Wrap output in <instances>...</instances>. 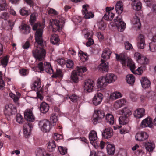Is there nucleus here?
I'll return each mask as SVG.
<instances>
[{
    "label": "nucleus",
    "mask_w": 156,
    "mask_h": 156,
    "mask_svg": "<svg viewBox=\"0 0 156 156\" xmlns=\"http://www.w3.org/2000/svg\"><path fill=\"white\" fill-rule=\"evenodd\" d=\"M121 112L122 115L127 118L132 114L131 111L127 108H124Z\"/></svg>",
    "instance_id": "obj_34"
},
{
    "label": "nucleus",
    "mask_w": 156,
    "mask_h": 156,
    "mask_svg": "<svg viewBox=\"0 0 156 156\" xmlns=\"http://www.w3.org/2000/svg\"><path fill=\"white\" fill-rule=\"evenodd\" d=\"M116 58L117 61L120 60L121 63L123 65L125 66L127 62V66H129L132 72L135 74L141 75L143 72V71L141 67H138L137 70L134 71L135 69V65L134 62L132 61V59L128 58L127 56L124 54L122 53L118 55L115 54Z\"/></svg>",
    "instance_id": "obj_2"
},
{
    "label": "nucleus",
    "mask_w": 156,
    "mask_h": 156,
    "mask_svg": "<svg viewBox=\"0 0 156 156\" xmlns=\"http://www.w3.org/2000/svg\"><path fill=\"white\" fill-rule=\"evenodd\" d=\"M149 48L150 51L152 52L156 51V42H151L149 43Z\"/></svg>",
    "instance_id": "obj_46"
},
{
    "label": "nucleus",
    "mask_w": 156,
    "mask_h": 156,
    "mask_svg": "<svg viewBox=\"0 0 156 156\" xmlns=\"http://www.w3.org/2000/svg\"><path fill=\"white\" fill-rule=\"evenodd\" d=\"M106 25L102 21L100 22L99 23V28L101 30H104L105 27Z\"/></svg>",
    "instance_id": "obj_57"
},
{
    "label": "nucleus",
    "mask_w": 156,
    "mask_h": 156,
    "mask_svg": "<svg viewBox=\"0 0 156 156\" xmlns=\"http://www.w3.org/2000/svg\"><path fill=\"white\" fill-rule=\"evenodd\" d=\"M115 9L118 14H121L123 11V5L121 1H118L117 2L115 7Z\"/></svg>",
    "instance_id": "obj_26"
},
{
    "label": "nucleus",
    "mask_w": 156,
    "mask_h": 156,
    "mask_svg": "<svg viewBox=\"0 0 156 156\" xmlns=\"http://www.w3.org/2000/svg\"><path fill=\"white\" fill-rule=\"evenodd\" d=\"M44 70L45 72L49 74L53 73V70L49 63L46 62L44 64Z\"/></svg>",
    "instance_id": "obj_30"
},
{
    "label": "nucleus",
    "mask_w": 156,
    "mask_h": 156,
    "mask_svg": "<svg viewBox=\"0 0 156 156\" xmlns=\"http://www.w3.org/2000/svg\"><path fill=\"white\" fill-rule=\"evenodd\" d=\"M111 53L112 52L109 49L106 48L103 51L101 57L105 60L108 59L110 58Z\"/></svg>",
    "instance_id": "obj_31"
},
{
    "label": "nucleus",
    "mask_w": 156,
    "mask_h": 156,
    "mask_svg": "<svg viewBox=\"0 0 156 156\" xmlns=\"http://www.w3.org/2000/svg\"><path fill=\"white\" fill-rule=\"evenodd\" d=\"M114 14L111 12H106L104 15L103 18L107 21H110L112 20Z\"/></svg>",
    "instance_id": "obj_35"
},
{
    "label": "nucleus",
    "mask_w": 156,
    "mask_h": 156,
    "mask_svg": "<svg viewBox=\"0 0 156 156\" xmlns=\"http://www.w3.org/2000/svg\"><path fill=\"white\" fill-rule=\"evenodd\" d=\"M113 23L115 25L119 32H122L125 28L126 24L122 20L120 15L118 16L114 20Z\"/></svg>",
    "instance_id": "obj_5"
},
{
    "label": "nucleus",
    "mask_w": 156,
    "mask_h": 156,
    "mask_svg": "<svg viewBox=\"0 0 156 156\" xmlns=\"http://www.w3.org/2000/svg\"><path fill=\"white\" fill-rule=\"evenodd\" d=\"M128 118L122 115L119 118V122L120 125H126L128 123Z\"/></svg>",
    "instance_id": "obj_38"
},
{
    "label": "nucleus",
    "mask_w": 156,
    "mask_h": 156,
    "mask_svg": "<svg viewBox=\"0 0 156 156\" xmlns=\"http://www.w3.org/2000/svg\"><path fill=\"white\" fill-rule=\"evenodd\" d=\"M80 55V58L83 61H85L88 60V55L87 53H84L82 51H80L79 52Z\"/></svg>",
    "instance_id": "obj_45"
},
{
    "label": "nucleus",
    "mask_w": 156,
    "mask_h": 156,
    "mask_svg": "<svg viewBox=\"0 0 156 156\" xmlns=\"http://www.w3.org/2000/svg\"><path fill=\"white\" fill-rule=\"evenodd\" d=\"M126 102V101L124 99H122L116 101L114 106L116 109H118L123 105Z\"/></svg>",
    "instance_id": "obj_33"
},
{
    "label": "nucleus",
    "mask_w": 156,
    "mask_h": 156,
    "mask_svg": "<svg viewBox=\"0 0 156 156\" xmlns=\"http://www.w3.org/2000/svg\"><path fill=\"white\" fill-rule=\"evenodd\" d=\"M106 149L108 154L110 155L114 154L115 151V147L114 145L108 144L106 146Z\"/></svg>",
    "instance_id": "obj_32"
},
{
    "label": "nucleus",
    "mask_w": 156,
    "mask_h": 156,
    "mask_svg": "<svg viewBox=\"0 0 156 156\" xmlns=\"http://www.w3.org/2000/svg\"><path fill=\"white\" fill-rule=\"evenodd\" d=\"M51 41L53 44L58 45L59 44V38L58 35L56 34H53L51 37Z\"/></svg>",
    "instance_id": "obj_27"
},
{
    "label": "nucleus",
    "mask_w": 156,
    "mask_h": 156,
    "mask_svg": "<svg viewBox=\"0 0 156 156\" xmlns=\"http://www.w3.org/2000/svg\"><path fill=\"white\" fill-rule=\"evenodd\" d=\"M105 116V114L103 110H98L95 111L93 116L92 122L94 125L101 122L102 119Z\"/></svg>",
    "instance_id": "obj_4"
},
{
    "label": "nucleus",
    "mask_w": 156,
    "mask_h": 156,
    "mask_svg": "<svg viewBox=\"0 0 156 156\" xmlns=\"http://www.w3.org/2000/svg\"><path fill=\"white\" fill-rule=\"evenodd\" d=\"M108 83L114 82L117 79V76L113 74L109 73L105 76Z\"/></svg>",
    "instance_id": "obj_28"
},
{
    "label": "nucleus",
    "mask_w": 156,
    "mask_h": 156,
    "mask_svg": "<svg viewBox=\"0 0 156 156\" xmlns=\"http://www.w3.org/2000/svg\"><path fill=\"white\" fill-rule=\"evenodd\" d=\"M152 124V119L150 118L147 117L142 121L141 123V126L143 128L147 127H151Z\"/></svg>",
    "instance_id": "obj_20"
},
{
    "label": "nucleus",
    "mask_w": 156,
    "mask_h": 156,
    "mask_svg": "<svg viewBox=\"0 0 156 156\" xmlns=\"http://www.w3.org/2000/svg\"><path fill=\"white\" fill-rule=\"evenodd\" d=\"M148 137L147 133L145 132L141 131L137 133L135 136L136 140L138 141L145 140Z\"/></svg>",
    "instance_id": "obj_12"
},
{
    "label": "nucleus",
    "mask_w": 156,
    "mask_h": 156,
    "mask_svg": "<svg viewBox=\"0 0 156 156\" xmlns=\"http://www.w3.org/2000/svg\"><path fill=\"white\" fill-rule=\"evenodd\" d=\"M32 127V125L31 123L27 122L24 124L23 130L25 137H27L30 135L31 128Z\"/></svg>",
    "instance_id": "obj_14"
},
{
    "label": "nucleus",
    "mask_w": 156,
    "mask_h": 156,
    "mask_svg": "<svg viewBox=\"0 0 156 156\" xmlns=\"http://www.w3.org/2000/svg\"><path fill=\"white\" fill-rule=\"evenodd\" d=\"M20 73L22 76H25L28 73V71L27 69H22L20 70Z\"/></svg>",
    "instance_id": "obj_61"
},
{
    "label": "nucleus",
    "mask_w": 156,
    "mask_h": 156,
    "mask_svg": "<svg viewBox=\"0 0 156 156\" xmlns=\"http://www.w3.org/2000/svg\"><path fill=\"white\" fill-rule=\"evenodd\" d=\"M125 48L126 50H130L133 48L131 44L128 41H126L124 43Z\"/></svg>",
    "instance_id": "obj_55"
},
{
    "label": "nucleus",
    "mask_w": 156,
    "mask_h": 156,
    "mask_svg": "<svg viewBox=\"0 0 156 156\" xmlns=\"http://www.w3.org/2000/svg\"><path fill=\"white\" fill-rule=\"evenodd\" d=\"M40 107L41 112L43 113H45L48 112L49 108L48 105L45 102L41 103Z\"/></svg>",
    "instance_id": "obj_29"
},
{
    "label": "nucleus",
    "mask_w": 156,
    "mask_h": 156,
    "mask_svg": "<svg viewBox=\"0 0 156 156\" xmlns=\"http://www.w3.org/2000/svg\"><path fill=\"white\" fill-rule=\"evenodd\" d=\"M94 86V82L92 80L89 79L86 80L84 83V91L88 92H91Z\"/></svg>",
    "instance_id": "obj_10"
},
{
    "label": "nucleus",
    "mask_w": 156,
    "mask_h": 156,
    "mask_svg": "<svg viewBox=\"0 0 156 156\" xmlns=\"http://www.w3.org/2000/svg\"><path fill=\"white\" fill-rule=\"evenodd\" d=\"M89 139L90 143L93 146H95L96 144V140L97 139V133L94 130L91 131L89 133Z\"/></svg>",
    "instance_id": "obj_17"
},
{
    "label": "nucleus",
    "mask_w": 156,
    "mask_h": 156,
    "mask_svg": "<svg viewBox=\"0 0 156 156\" xmlns=\"http://www.w3.org/2000/svg\"><path fill=\"white\" fill-rule=\"evenodd\" d=\"M50 120L51 122L53 123H56L58 121L57 116L55 114H51Z\"/></svg>",
    "instance_id": "obj_52"
},
{
    "label": "nucleus",
    "mask_w": 156,
    "mask_h": 156,
    "mask_svg": "<svg viewBox=\"0 0 156 156\" xmlns=\"http://www.w3.org/2000/svg\"><path fill=\"white\" fill-rule=\"evenodd\" d=\"M5 85V83L2 79V74L0 72V89H2Z\"/></svg>",
    "instance_id": "obj_56"
},
{
    "label": "nucleus",
    "mask_w": 156,
    "mask_h": 156,
    "mask_svg": "<svg viewBox=\"0 0 156 156\" xmlns=\"http://www.w3.org/2000/svg\"><path fill=\"white\" fill-rule=\"evenodd\" d=\"M122 96L121 94L119 92H114L111 94L110 98L112 100H115L120 98Z\"/></svg>",
    "instance_id": "obj_41"
},
{
    "label": "nucleus",
    "mask_w": 156,
    "mask_h": 156,
    "mask_svg": "<svg viewBox=\"0 0 156 156\" xmlns=\"http://www.w3.org/2000/svg\"><path fill=\"white\" fill-rule=\"evenodd\" d=\"M37 16V14L36 12L32 13L30 16V22L31 25H33L34 23L36 20V18Z\"/></svg>",
    "instance_id": "obj_43"
},
{
    "label": "nucleus",
    "mask_w": 156,
    "mask_h": 156,
    "mask_svg": "<svg viewBox=\"0 0 156 156\" xmlns=\"http://www.w3.org/2000/svg\"><path fill=\"white\" fill-rule=\"evenodd\" d=\"M132 1V5L133 9L136 11H140L141 9V3L139 0H131Z\"/></svg>",
    "instance_id": "obj_22"
},
{
    "label": "nucleus",
    "mask_w": 156,
    "mask_h": 156,
    "mask_svg": "<svg viewBox=\"0 0 156 156\" xmlns=\"http://www.w3.org/2000/svg\"><path fill=\"white\" fill-rule=\"evenodd\" d=\"M103 98V94L101 93H97L95 94L93 98L92 102L95 106L100 104Z\"/></svg>",
    "instance_id": "obj_11"
},
{
    "label": "nucleus",
    "mask_w": 156,
    "mask_h": 156,
    "mask_svg": "<svg viewBox=\"0 0 156 156\" xmlns=\"http://www.w3.org/2000/svg\"><path fill=\"white\" fill-rule=\"evenodd\" d=\"M63 74L62 72V70L59 69H57L56 70V73L53 74L52 77L54 78H57L59 77L61 78L63 76Z\"/></svg>",
    "instance_id": "obj_44"
},
{
    "label": "nucleus",
    "mask_w": 156,
    "mask_h": 156,
    "mask_svg": "<svg viewBox=\"0 0 156 156\" xmlns=\"http://www.w3.org/2000/svg\"><path fill=\"white\" fill-rule=\"evenodd\" d=\"M117 156H127V151L125 150H121L119 152Z\"/></svg>",
    "instance_id": "obj_59"
},
{
    "label": "nucleus",
    "mask_w": 156,
    "mask_h": 156,
    "mask_svg": "<svg viewBox=\"0 0 156 156\" xmlns=\"http://www.w3.org/2000/svg\"><path fill=\"white\" fill-rule=\"evenodd\" d=\"M20 14L23 16H27L29 13L28 11L26 10L24 8H22L20 11Z\"/></svg>",
    "instance_id": "obj_54"
},
{
    "label": "nucleus",
    "mask_w": 156,
    "mask_h": 156,
    "mask_svg": "<svg viewBox=\"0 0 156 156\" xmlns=\"http://www.w3.org/2000/svg\"><path fill=\"white\" fill-rule=\"evenodd\" d=\"M135 78L133 74H129L126 76V80L127 83L131 85L134 84Z\"/></svg>",
    "instance_id": "obj_36"
},
{
    "label": "nucleus",
    "mask_w": 156,
    "mask_h": 156,
    "mask_svg": "<svg viewBox=\"0 0 156 156\" xmlns=\"http://www.w3.org/2000/svg\"><path fill=\"white\" fill-rule=\"evenodd\" d=\"M9 57L8 56H5L1 60V63L4 67H6L8 62Z\"/></svg>",
    "instance_id": "obj_50"
},
{
    "label": "nucleus",
    "mask_w": 156,
    "mask_h": 156,
    "mask_svg": "<svg viewBox=\"0 0 156 156\" xmlns=\"http://www.w3.org/2000/svg\"><path fill=\"white\" fill-rule=\"evenodd\" d=\"M88 6V5H84L83 6V8L84 9L82 10V13L85 15L84 18L85 19L92 18L94 16V13L91 12L87 11V7Z\"/></svg>",
    "instance_id": "obj_16"
},
{
    "label": "nucleus",
    "mask_w": 156,
    "mask_h": 156,
    "mask_svg": "<svg viewBox=\"0 0 156 156\" xmlns=\"http://www.w3.org/2000/svg\"><path fill=\"white\" fill-rule=\"evenodd\" d=\"M44 149L38 148L36 151V155L38 156H42L43 154H42L44 151Z\"/></svg>",
    "instance_id": "obj_58"
},
{
    "label": "nucleus",
    "mask_w": 156,
    "mask_h": 156,
    "mask_svg": "<svg viewBox=\"0 0 156 156\" xmlns=\"http://www.w3.org/2000/svg\"><path fill=\"white\" fill-rule=\"evenodd\" d=\"M94 43V41L91 38H88V41L86 43V45L88 46H90L92 45Z\"/></svg>",
    "instance_id": "obj_62"
},
{
    "label": "nucleus",
    "mask_w": 156,
    "mask_h": 156,
    "mask_svg": "<svg viewBox=\"0 0 156 156\" xmlns=\"http://www.w3.org/2000/svg\"><path fill=\"white\" fill-rule=\"evenodd\" d=\"M133 24L136 25L138 28H139L140 25V23L139 19L138 17L135 16L133 20Z\"/></svg>",
    "instance_id": "obj_47"
},
{
    "label": "nucleus",
    "mask_w": 156,
    "mask_h": 156,
    "mask_svg": "<svg viewBox=\"0 0 156 156\" xmlns=\"http://www.w3.org/2000/svg\"><path fill=\"white\" fill-rule=\"evenodd\" d=\"M145 148L149 151H153L155 145L154 143L147 142L145 143Z\"/></svg>",
    "instance_id": "obj_37"
},
{
    "label": "nucleus",
    "mask_w": 156,
    "mask_h": 156,
    "mask_svg": "<svg viewBox=\"0 0 156 156\" xmlns=\"http://www.w3.org/2000/svg\"><path fill=\"white\" fill-rule=\"evenodd\" d=\"M134 57L137 62L140 64L146 65L148 62V59L145 56L142 55L138 52L135 53Z\"/></svg>",
    "instance_id": "obj_9"
},
{
    "label": "nucleus",
    "mask_w": 156,
    "mask_h": 156,
    "mask_svg": "<svg viewBox=\"0 0 156 156\" xmlns=\"http://www.w3.org/2000/svg\"><path fill=\"white\" fill-rule=\"evenodd\" d=\"M66 63V67L68 68H71L74 65L73 62L70 59H68Z\"/></svg>",
    "instance_id": "obj_53"
},
{
    "label": "nucleus",
    "mask_w": 156,
    "mask_h": 156,
    "mask_svg": "<svg viewBox=\"0 0 156 156\" xmlns=\"http://www.w3.org/2000/svg\"><path fill=\"white\" fill-rule=\"evenodd\" d=\"M108 83L105 77L103 76L98 79V81L97 86L101 89H104Z\"/></svg>",
    "instance_id": "obj_15"
},
{
    "label": "nucleus",
    "mask_w": 156,
    "mask_h": 156,
    "mask_svg": "<svg viewBox=\"0 0 156 156\" xmlns=\"http://www.w3.org/2000/svg\"><path fill=\"white\" fill-rule=\"evenodd\" d=\"M102 62L99 65L98 69L101 71L107 72L108 69V63L104 60L101 58Z\"/></svg>",
    "instance_id": "obj_19"
},
{
    "label": "nucleus",
    "mask_w": 156,
    "mask_h": 156,
    "mask_svg": "<svg viewBox=\"0 0 156 156\" xmlns=\"http://www.w3.org/2000/svg\"><path fill=\"white\" fill-rule=\"evenodd\" d=\"M8 9V5L5 0H1L0 1V10H5Z\"/></svg>",
    "instance_id": "obj_42"
},
{
    "label": "nucleus",
    "mask_w": 156,
    "mask_h": 156,
    "mask_svg": "<svg viewBox=\"0 0 156 156\" xmlns=\"http://www.w3.org/2000/svg\"><path fill=\"white\" fill-rule=\"evenodd\" d=\"M139 41L137 46L139 48L142 49L144 48L145 43L144 38V36L140 34L138 37Z\"/></svg>",
    "instance_id": "obj_24"
},
{
    "label": "nucleus",
    "mask_w": 156,
    "mask_h": 156,
    "mask_svg": "<svg viewBox=\"0 0 156 156\" xmlns=\"http://www.w3.org/2000/svg\"><path fill=\"white\" fill-rule=\"evenodd\" d=\"M113 135V130L110 128L105 129L104 131L102 133V136L105 139L110 138Z\"/></svg>",
    "instance_id": "obj_18"
},
{
    "label": "nucleus",
    "mask_w": 156,
    "mask_h": 156,
    "mask_svg": "<svg viewBox=\"0 0 156 156\" xmlns=\"http://www.w3.org/2000/svg\"><path fill=\"white\" fill-rule=\"evenodd\" d=\"M65 23L64 20L61 19L58 20H53L52 27L53 28V32H55L57 31H59L60 30L61 27H62Z\"/></svg>",
    "instance_id": "obj_8"
},
{
    "label": "nucleus",
    "mask_w": 156,
    "mask_h": 156,
    "mask_svg": "<svg viewBox=\"0 0 156 156\" xmlns=\"http://www.w3.org/2000/svg\"><path fill=\"white\" fill-rule=\"evenodd\" d=\"M106 119L107 122L111 125L113 124L114 119L113 116L110 114H107L106 116Z\"/></svg>",
    "instance_id": "obj_39"
},
{
    "label": "nucleus",
    "mask_w": 156,
    "mask_h": 156,
    "mask_svg": "<svg viewBox=\"0 0 156 156\" xmlns=\"http://www.w3.org/2000/svg\"><path fill=\"white\" fill-rule=\"evenodd\" d=\"M56 147L55 142L53 140H51L48 143L47 146L48 149L49 151H53Z\"/></svg>",
    "instance_id": "obj_40"
},
{
    "label": "nucleus",
    "mask_w": 156,
    "mask_h": 156,
    "mask_svg": "<svg viewBox=\"0 0 156 156\" xmlns=\"http://www.w3.org/2000/svg\"><path fill=\"white\" fill-rule=\"evenodd\" d=\"M22 29L25 30V34H27L29 32V27L27 25H24L22 27Z\"/></svg>",
    "instance_id": "obj_60"
},
{
    "label": "nucleus",
    "mask_w": 156,
    "mask_h": 156,
    "mask_svg": "<svg viewBox=\"0 0 156 156\" xmlns=\"http://www.w3.org/2000/svg\"><path fill=\"white\" fill-rule=\"evenodd\" d=\"M9 17L8 14L6 12H3L1 15V17L2 19H4L5 20H6Z\"/></svg>",
    "instance_id": "obj_64"
},
{
    "label": "nucleus",
    "mask_w": 156,
    "mask_h": 156,
    "mask_svg": "<svg viewBox=\"0 0 156 156\" xmlns=\"http://www.w3.org/2000/svg\"><path fill=\"white\" fill-rule=\"evenodd\" d=\"M16 112V108L13 105L10 104L5 105L4 113L6 116H10L13 115L15 114Z\"/></svg>",
    "instance_id": "obj_7"
},
{
    "label": "nucleus",
    "mask_w": 156,
    "mask_h": 156,
    "mask_svg": "<svg viewBox=\"0 0 156 156\" xmlns=\"http://www.w3.org/2000/svg\"><path fill=\"white\" fill-rule=\"evenodd\" d=\"M16 121L18 123L21 124L24 121V119L20 114H18L16 116Z\"/></svg>",
    "instance_id": "obj_49"
},
{
    "label": "nucleus",
    "mask_w": 156,
    "mask_h": 156,
    "mask_svg": "<svg viewBox=\"0 0 156 156\" xmlns=\"http://www.w3.org/2000/svg\"><path fill=\"white\" fill-rule=\"evenodd\" d=\"M68 98H69L73 102H76L79 98V97L75 94H72L68 97Z\"/></svg>",
    "instance_id": "obj_51"
},
{
    "label": "nucleus",
    "mask_w": 156,
    "mask_h": 156,
    "mask_svg": "<svg viewBox=\"0 0 156 156\" xmlns=\"http://www.w3.org/2000/svg\"><path fill=\"white\" fill-rule=\"evenodd\" d=\"M24 117L26 120L30 122H33L34 120L32 111L30 109L26 110L24 113Z\"/></svg>",
    "instance_id": "obj_13"
},
{
    "label": "nucleus",
    "mask_w": 156,
    "mask_h": 156,
    "mask_svg": "<svg viewBox=\"0 0 156 156\" xmlns=\"http://www.w3.org/2000/svg\"><path fill=\"white\" fill-rule=\"evenodd\" d=\"M38 125L41 130L44 132H48L51 129L50 122L46 119L40 121Z\"/></svg>",
    "instance_id": "obj_6"
},
{
    "label": "nucleus",
    "mask_w": 156,
    "mask_h": 156,
    "mask_svg": "<svg viewBox=\"0 0 156 156\" xmlns=\"http://www.w3.org/2000/svg\"><path fill=\"white\" fill-rule=\"evenodd\" d=\"M58 149L59 152L62 155H65L67 153V149L66 147L62 146H59Z\"/></svg>",
    "instance_id": "obj_48"
},
{
    "label": "nucleus",
    "mask_w": 156,
    "mask_h": 156,
    "mask_svg": "<svg viewBox=\"0 0 156 156\" xmlns=\"http://www.w3.org/2000/svg\"><path fill=\"white\" fill-rule=\"evenodd\" d=\"M144 113L145 110L144 108H139L135 111L134 115L137 118H140L144 115Z\"/></svg>",
    "instance_id": "obj_25"
},
{
    "label": "nucleus",
    "mask_w": 156,
    "mask_h": 156,
    "mask_svg": "<svg viewBox=\"0 0 156 156\" xmlns=\"http://www.w3.org/2000/svg\"><path fill=\"white\" fill-rule=\"evenodd\" d=\"M77 71L73 70L72 73L71 79L73 81L77 83L78 81V76L80 75V74L87 71L86 68L85 67H78L76 68Z\"/></svg>",
    "instance_id": "obj_3"
},
{
    "label": "nucleus",
    "mask_w": 156,
    "mask_h": 156,
    "mask_svg": "<svg viewBox=\"0 0 156 156\" xmlns=\"http://www.w3.org/2000/svg\"><path fill=\"white\" fill-rule=\"evenodd\" d=\"M38 67L41 72L44 70V66L42 62H41L38 64Z\"/></svg>",
    "instance_id": "obj_63"
},
{
    "label": "nucleus",
    "mask_w": 156,
    "mask_h": 156,
    "mask_svg": "<svg viewBox=\"0 0 156 156\" xmlns=\"http://www.w3.org/2000/svg\"><path fill=\"white\" fill-rule=\"evenodd\" d=\"M44 28V26L39 23H35L33 27V30H37L35 33V37L37 44L39 46V50H33L32 51V53L34 57L39 61L44 59L46 54V51L43 48L44 47V45L42 35Z\"/></svg>",
    "instance_id": "obj_1"
},
{
    "label": "nucleus",
    "mask_w": 156,
    "mask_h": 156,
    "mask_svg": "<svg viewBox=\"0 0 156 156\" xmlns=\"http://www.w3.org/2000/svg\"><path fill=\"white\" fill-rule=\"evenodd\" d=\"M140 81L142 87L146 89L150 86L151 82L146 77H142L140 79Z\"/></svg>",
    "instance_id": "obj_21"
},
{
    "label": "nucleus",
    "mask_w": 156,
    "mask_h": 156,
    "mask_svg": "<svg viewBox=\"0 0 156 156\" xmlns=\"http://www.w3.org/2000/svg\"><path fill=\"white\" fill-rule=\"evenodd\" d=\"M32 89L37 90L38 91L41 90L42 88L40 79H37L32 84Z\"/></svg>",
    "instance_id": "obj_23"
}]
</instances>
